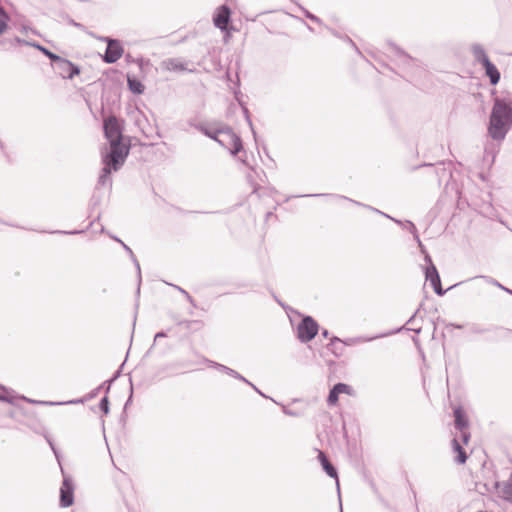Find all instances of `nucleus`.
<instances>
[{"mask_svg":"<svg viewBox=\"0 0 512 512\" xmlns=\"http://www.w3.org/2000/svg\"><path fill=\"white\" fill-rule=\"evenodd\" d=\"M346 388H348V386H334L328 396V403L332 405L336 404L339 394H342Z\"/></svg>","mask_w":512,"mask_h":512,"instance_id":"16","label":"nucleus"},{"mask_svg":"<svg viewBox=\"0 0 512 512\" xmlns=\"http://www.w3.org/2000/svg\"><path fill=\"white\" fill-rule=\"evenodd\" d=\"M162 67L170 72H184L188 70L187 63L177 58L165 60L162 63Z\"/></svg>","mask_w":512,"mask_h":512,"instance_id":"11","label":"nucleus"},{"mask_svg":"<svg viewBox=\"0 0 512 512\" xmlns=\"http://www.w3.org/2000/svg\"><path fill=\"white\" fill-rule=\"evenodd\" d=\"M100 409L105 413L107 414L109 409H108V399L107 397H104L102 400H101V403H100Z\"/></svg>","mask_w":512,"mask_h":512,"instance_id":"21","label":"nucleus"},{"mask_svg":"<svg viewBox=\"0 0 512 512\" xmlns=\"http://www.w3.org/2000/svg\"><path fill=\"white\" fill-rule=\"evenodd\" d=\"M36 47L43 53L45 54L50 60L54 61V62H57L59 63V61L62 59L60 56L50 52L48 49L40 46V45H36Z\"/></svg>","mask_w":512,"mask_h":512,"instance_id":"20","label":"nucleus"},{"mask_svg":"<svg viewBox=\"0 0 512 512\" xmlns=\"http://www.w3.org/2000/svg\"><path fill=\"white\" fill-rule=\"evenodd\" d=\"M123 52V47L121 46L120 42L117 40L110 39L107 42V49L103 57V60L106 63H115L122 57Z\"/></svg>","mask_w":512,"mask_h":512,"instance_id":"8","label":"nucleus"},{"mask_svg":"<svg viewBox=\"0 0 512 512\" xmlns=\"http://www.w3.org/2000/svg\"><path fill=\"white\" fill-rule=\"evenodd\" d=\"M231 140V145L228 147V149L231 151L232 154H237L242 149V142L238 136L235 134H224Z\"/></svg>","mask_w":512,"mask_h":512,"instance_id":"14","label":"nucleus"},{"mask_svg":"<svg viewBox=\"0 0 512 512\" xmlns=\"http://www.w3.org/2000/svg\"><path fill=\"white\" fill-rule=\"evenodd\" d=\"M477 60L482 64L483 68L485 69V73L489 77L490 83L492 85L498 84V82L500 81V72L497 69V67L489 60L485 52L480 51L477 54Z\"/></svg>","mask_w":512,"mask_h":512,"instance_id":"6","label":"nucleus"},{"mask_svg":"<svg viewBox=\"0 0 512 512\" xmlns=\"http://www.w3.org/2000/svg\"><path fill=\"white\" fill-rule=\"evenodd\" d=\"M343 393H346V394H349V395L352 394L351 387L348 386V388H346Z\"/></svg>","mask_w":512,"mask_h":512,"instance_id":"23","label":"nucleus"},{"mask_svg":"<svg viewBox=\"0 0 512 512\" xmlns=\"http://www.w3.org/2000/svg\"><path fill=\"white\" fill-rule=\"evenodd\" d=\"M127 81H128L129 88L133 93H136V94L143 93L144 86L139 80L128 76Z\"/></svg>","mask_w":512,"mask_h":512,"instance_id":"17","label":"nucleus"},{"mask_svg":"<svg viewBox=\"0 0 512 512\" xmlns=\"http://www.w3.org/2000/svg\"><path fill=\"white\" fill-rule=\"evenodd\" d=\"M17 397L13 395L4 386H0V400L8 403H15Z\"/></svg>","mask_w":512,"mask_h":512,"instance_id":"18","label":"nucleus"},{"mask_svg":"<svg viewBox=\"0 0 512 512\" xmlns=\"http://www.w3.org/2000/svg\"><path fill=\"white\" fill-rule=\"evenodd\" d=\"M455 428L461 432V437L464 444H467L470 439V432L468 431L469 421L465 412L461 407L454 409Z\"/></svg>","mask_w":512,"mask_h":512,"instance_id":"7","label":"nucleus"},{"mask_svg":"<svg viewBox=\"0 0 512 512\" xmlns=\"http://www.w3.org/2000/svg\"><path fill=\"white\" fill-rule=\"evenodd\" d=\"M73 485L70 479L65 478L60 488V504L62 507H69L73 504Z\"/></svg>","mask_w":512,"mask_h":512,"instance_id":"9","label":"nucleus"},{"mask_svg":"<svg viewBox=\"0 0 512 512\" xmlns=\"http://www.w3.org/2000/svg\"><path fill=\"white\" fill-rule=\"evenodd\" d=\"M508 496L507 498L512 500V484L507 487Z\"/></svg>","mask_w":512,"mask_h":512,"instance_id":"22","label":"nucleus"},{"mask_svg":"<svg viewBox=\"0 0 512 512\" xmlns=\"http://www.w3.org/2000/svg\"><path fill=\"white\" fill-rule=\"evenodd\" d=\"M9 20V15L0 7V35L7 30Z\"/></svg>","mask_w":512,"mask_h":512,"instance_id":"19","label":"nucleus"},{"mask_svg":"<svg viewBox=\"0 0 512 512\" xmlns=\"http://www.w3.org/2000/svg\"><path fill=\"white\" fill-rule=\"evenodd\" d=\"M452 448L455 453H457V457L455 461L459 464H464L466 462L467 456L462 446L459 444L457 439L452 440Z\"/></svg>","mask_w":512,"mask_h":512,"instance_id":"13","label":"nucleus"},{"mask_svg":"<svg viewBox=\"0 0 512 512\" xmlns=\"http://www.w3.org/2000/svg\"><path fill=\"white\" fill-rule=\"evenodd\" d=\"M426 279L430 280L432 286L434 287L435 292L438 295L443 294L440 277H439V274L434 266H432L431 268H428L426 270Z\"/></svg>","mask_w":512,"mask_h":512,"instance_id":"12","label":"nucleus"},{"mask_svg":"<svg viewBox=\"0 0 512 512\" xmlns=\"http://www.w3.org/2000/svg\"><path fill=\"white\" fill-rule=\"evenodd\" d=\"M58 68L63 78L72 79L74 76H77L80 73V70L77 66L63 58L59 61Z\"/></svg>","mask_w":512,"mask_h":512,"instance_id":"10","label":"nucleus"},{"mask_svg":"<svg viewBox=\"0 0 512 512\" xmlns=\"http://www.w3.org/2000/svg\"><path fill=\"white\" fill-rule=\"evenodd\" d=\"M317 333L318 324L309 316L305 317L297 327V335L302 342H309Z\"/></svg>","mask_w":512,"mask_h":512,"instance_id":"4","label":"nucleus"},{"mask_svg":"<svg viewBox=\"0 0 512 512\" xmlns=\"http://www.w3.org/2000/svg\"><path fill=\"white\" fill-rule=\"evenodd\" d=\"M109 153L104 157V176H108L111 170H118L129 154V146L122 140L109 142Z\"/></svg>","mask_w":512,"mask_h":512,"instance_id":"2","label":"nucleus"},{"mask_svg":"<svg viewBox=\"0 0 512 512\" xmlns=\"http://www.w3.org/2000/svg\"><path fill=\"white\" fill-rule=\"evenodd\" d=\"M512 103L496 98L492 107L488 134L497 141H502L512 126Z\"/></svg>","mask_w":512,"mask_h":512,"instance_id":"1","label":"nucleus"},{"mask_svg":"<svg viewBox=\"0 0 512 512\" xmlns=\"http://www.w3.org/2000/svg\"><path fill=\"white\" fill-rule=\"evenodd\" d=\"M318 457L326 473L330 477L337 478V472L335 468L329 463L324 453L320 452Z\"/></svg>","mask_w":512,"mask_h":512,"instance_id":"15","label":"nucleus"},{"mask_svg":"<svg viewBox=\"0 0 512 512\" xmlns=\"http://www.w3.org/2000/svg\"><path fill=\"white\" fill-rule=\"evenodd\" d=\"M231 17V10L228 6L222 5L219 6L213 16V23L214 25L219 28L221 31H224L227 36L231 35L232 30H234L232 27L229 26Z\"/></svg>","mask_w":512,"mask_h":512,"instance_id":"5","label":"nucleus"},{"mask_svg":"<svg viewBox=\"0 0 512 512\" xmlns=\"http://www.w3.org/2000/svg\"><path fill=\"white\" fill-rule=\"evenodd\" d=\"M123 120L114 115H110L103 120L104 135L108 142L119 141L123 139Z\"/></svg>","mask_w":512,"mask_h":512,"instance_id":"3","label":"nucleus"}]
</instances>
